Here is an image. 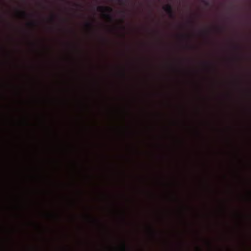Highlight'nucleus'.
<instances>
[{
	"label": "nucleus",
	"mask_w": 251,
	"mask_h": 251,
	"mask_svg": "<svg viewBox=\"0 0 251 251\" xmlns=\"http://www.w3.org/2000/svg\"><path fill=\"white\" fill-rule=\"evenodd\" d=\"M97 11L99 12H102L103 16L108 19L109 21H112L113 20V17L110 14L113 11V9L108 6H98L97 7Z\"/></svg>",
	"instance_id": "nucleus-1"
},
{
	"label": "nucleus",
	"mask_w": 251,
	"mask_h": 251,
	"mask_svg": "<svg viewBox=\"0 0 251 251\" xmlns=\"http://www.w3.org/2000/svg\"><path fill=\"white\" fill-rule=\"evenodd\" d=\"M163 9L168 15L170 18H174L175 17L173 9L171 5L167 4L163 7Z\"/></svg>",
	"instance_id": "nucleus-2"
},
{
	"label": "nucleus",
	"mask_w": 251,
	"mask_h": 251,
	"mask_svg": "<svg viewBox=\"0 0 251 251\" xmlns=\"http://www.w3.org/2000/svg\"><path fill=\"white\" fill-rule=\"evenodd\" d=\"M18 13L19 15H20V16H22V17H26L28 14H27V13L25 11H18Z\"/></svg>",
	"instance_id": "nucleus-3"
},
{
	"label": "nucleus",
	"mask_w": 251,
	"mask_h": 251,
	"mask_svg": "<svg viewBox=\"0 0 251 251\" xmlns=\"http://www.w3.org/2000/svg\"><path fill=\"white\" fill-rule=\"evenodd\" d=\"M121 249H122V250L123 251H126V250L127 249V248L125 242H124L122 244V246Z\"/></svg>",
	"instance_id": "nucleus-4"
},
{
	"label": "nucleus",
	"mask_w": 251,
	"mask_h": 251,
	"mask_svg": "<svg viewBox=\"0 0 251 251\" xmlns=\"http://www.w3.org/2000/svg\"><path fill=\"white\" fill-rule=\"evenodd\" d=\"M86 26L88 28H90V29H92L93 28V24H92L91 23H90V22H87V23H86Z\"/></svg>",
	"instance_id": "nucleus-5"
},
{
	"label": "nucleus",
	"mask_w": 251,
	"mask_h": 251,
	"mask_svg": "<svg viewBox=\"0 0 251 251\" xmlns=\"http://www.w3.org/2000/svg\"><path fill=\"white\" fill-rule=\"evenodd\" d=\"M28 25L34 26L36 25V23L35 22H30L28 23Z\"/></svg>",
	"instance_id": "nucleus-6"
},
{
	"label": "nucleus",
	"mask_w": 251,
	"mask_h": 251,
	"mask_svg": "<svg viewBox=\"0 0 251 251\" xmlns=\"http://www.w3.org/2000/svg\"><path fill=\"white\" fill-rule=\"evenodd\" d=\"M119 1L121 4H122L123 3H126V0H119Z\"/></svg>",
	"instance_id": "nucleus-7"
},
{
	"label": "nucleus",
	"mask_w": 251,
	"mask_h": 251,
	"mask_svg": "<svg viewBox=\"0 0 251 251\" xmlns=\"http://www.w3.org/2000/svg\"><path fill=\"white\" fill-rule=\"evenodd\" d=\"M206 6L209 5V2L206 0H203L202 1Z\"/></svg>",
	"instance_id": "nucleus-8"
},
{
	"label": "nucleus",
	"mask_w": 251,
	"mask_h": 251,
	"mask_svg": "<svg viewBox=\"0 0 251 251\" xmlns=\"http://www.w3.org/2000/svg\"><path fill=\"white\" fill-rule=\"evenodd\" d=\"M54 18V15H52V16H51V20H53Z\"/></svg>",
	"instance_id": "nucleus-9"
},
{
	"label": "nucleus",
	"mask_w": 251,
	"mask_h": 251,
	"mask_svg": "<svg viewBox=\"0 0 251 251\" xmlns=\"http://www.w3.org/2000/svg\"><path fill=\"white\" fill-rule=\"evenodd\" d=\"M122 75L123 76L126 77V73L125 72H124Z\"/></svg>",
	"instance_id": "nucleus-10"
},
{
	"label": "nucleus",
	"mask_w": 251,
	"mask_h": 251,
	"mask_svg": "<svg viewBox=\"0 0 251 251\" xmlns=\"http://www.w3.org/2000/svg\"><path fill=\"white\" fill-rule=\"evenodd\" d=\"M150 229H151V232L152 233H154V231H153V230H152V228H151Z\"/></svg>",
	"instance_id": "nucleus-11"
},
{
	"label": "nucleus",
	"mask_w": 251,
	"mask_h": 251,
	"mask_svg": "<svg viewBox=\"0 0 251 251\" xmlns=\"http://www.w3.org/2000/svg\"><path fill=\"white\" fill-rule=\"evenodd\" d=\"M4 0H0V3L3 2Z\"/></svg>",
	"instance_id": "nucleus-12"
},
{
	"label": "nucleus",
	"mask_w": 251,
	"mask_h": 251,
	"mask_svg": "<svg viewBox=\"0 0 251 251\" xmlns=\"http://www.w3.org/2000/svg\"><path fill=\"white\" fill-rule=\"evenodd\" d=\"M235 48L236 49H238V46H235Z\"/></svg>",
	"instance_id": "nucleus-13"
},
{
	"label": "nucleus",
	"mask_w": 251,
	"mask_h": 251,
	"mask_svg": "<svg viewBox=\"0 0 251 251\" xmlns=\"http://www.w3.org/2000/svg\"><path fill=\"white\" fill-rule=\"evenodd\" d=\"M181 36H182V37H186V36H184V35H182Z\"/></svg>",
	"instance_id": "nucleus-14"
},
{
	"label": "nucleus",
	"mask_w": 251,
	"mask_h": 251,
	"mask_svg": "<svg viewBox=\"0 0 251 251\" xmlns=\"http://www.w3.org/2000/svg\"><path fill=\"white\" fill-rule=\"evenodd\" d=\"M77 5V6H80V5H78V4H77V5Z\"/></svg>",
	"instance_id": "nucleus-15"
},
{
	"label": "nucleus",
	"mask_w": 251,
	"mask_h": 251,
	"mask_svg": "<svg viewBox=\"0 0 251 251\" xmlns=\"http://www.w3.org/2000/svg\"><path fill=\"white\" fill-rule=\"evenodd\" d=\"M199 251H201L200 249H199Z\"/></svg>",
	"instance_id": "nucleus-16"
}]
</instances>
